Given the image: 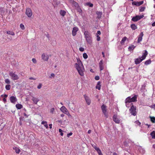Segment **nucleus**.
Instances as JSON below:
<instances>
[{"instance_id": "obj_1", "label": "nucleus", "mask_w": 155, "mask_h": 155, "mask_svg": "<svg viewBox=\"0 0 155 155\" xmlns=\"http://www.w3.org/2000/svg\"><path fill=\"white\" fill-rule=\"evenodd\" d=\"M77 63L75 64V68H76L79 74L81 76L84 75V69L83 64L81 60L77 59Z\"/></svg>"}, {"instance_id": "obj_2", "label": "nucleus", "mask_w": 155, "mask_h": 155, "mask_svg": "<svg viewBox=\"0 0 155 155\" xmlns=\"http://www.w3.org/2000/svg\"><path fill=\"white\" fill-rule=\"evenodd\" d=\"M84 35L87 42L89 44H91L92 42V38L91 33L88 31H85Z\"/></svg>"}, {"instance_id": "obj_3", "label": "nucleus", "mask_w": 155, "mask_h": 155, "mask_svg": "<svg viewBox=\"0 0 155 155\" xmlns=\"http://www.w3.org/2000/svg\"><path fill=\"white\" fill-rule=\"evenodd\" d=\"M137 95H135L134 97H128L125 100V104L126 107L127 106V103H129L131 102H135L137 101Z\"/></svg>"}, {"instance_id": "obj_4", "label": "nucleus", "mask_w": 155, "mask_h": 155, "mask_svg": "<svg viewBox=\"0 0 155 155\" xmlns=\"http://www.w3.org/2000/svg\"><path fill=\"white\" fill-rule=\"evenodd\" d=\"M9 74L11 79L13 80H17L19 79V77L15 72L9 71Z\"/></svg>"}, {"instance_id": "obj_5", "label": "nucleus", "mask_w": 155, "mask_h": 155, "mask_svg": "<svg viewBox=\"0 0 155 155\" xmlns=\"http://www.w3.org/2000/svg\"><path fill=\"white\" fill-rule=\"evenodd\" d=\"M136 107L133 105L132 106L130 109V112L132 115L135 116L137 114Z\"/></svg>"}, {"instance_id": "obj_6", "label": "nucleus", "mask_w": 155, "mask_h": 155, "mask_svg": "<svg viewBox=\"0 0 155 155\" xmlns=\"http://www.w3.org/2000/svg\"><path fill=\"white\" fill-rule=\"evenodd\" d=\"M60 110L64 114H65L68 116L71 117V116L70 114L69 113L68 111L67 108L64 106H62L60 108Z\"/></svg>"}, {"instance_id": "obj_7", "label": "nucleus", "mask_w": 155, "mask_h": 155, "mask_svg": "<svg viewBox=\"0 0 155 155\" xmlns=\"http://www.w3.org/2000/svg\"><path fill=\"white\" fill-rule=\"evenodd\" d=\"M101 109L104 114L107 118L108 117V115L107 113V109L106 106L104 104H103L101 107Z\"/></svg>"}, {"instance_id": "obj_8", "label": "nucleus", "mask_w": 155, "mask_h": 155, "mask_svg": "<svg viewBox=\"0 0 155 155\" xmlns=\"http://www.w3.org/2000/svg\"><path fill=\"white\" fill-rule=\"evenodd\" d=\"M84 96L87 104L88 105H90L91 103V101L89 97L86 94L84 95Z\"/></svg>"}, {"instance_id": "obj_9", "label": "nucleus", "mask_w": 155, "mask_h": 155, "mask_svg": "<svg viewBox=\"0 0 155 155\" xmlns=\"http://www.w3.org/2000/svg\"><path fill=\"white\" fill-rule=\"evenodd\" d=\"M26 14L28 17H30L32 15V13L31 9L29 8L26 9Z\"/></svg>"}, {"instance_id": "obj_10", "label": "nucleus", "mask_w": 155, "mask_h": 155, "mask_svg": "<svg viewBox=\"0 0 155 155\" xmlns=\"http://www.w3.org/2000/svg\"><path fill=\"white\" fill-rule=\"evenodd\" d=\"M143 15H137L133 17L132 19V20L134 21H137L143 18Z\"/></svg>"}, {"instance_id": "obj_11", "label": "nucleus", "mask_w": 155, "mask_h": 155, "mask_svg": "<svg viewBox=\"0 0 155 155\" xmlns=\"http://www.w3.org/2000/svg\"><path fill=\"white\" fill-rule=\"evenodd\" d=\"M42 59L44 61H47L49 58V56L48 55L45 53H43L41 56Z\"/></svg>"}, {"instance_id": "obj_12", "label": "nucleus", "mask_w": 155, "mask_h": 155, "mask_svg": "<svg viewBox=\"0 0 155 155\" xmlns=\"http://www.w3.org/2000/svg\"><path fill=\"white\" fill-rule=\"evenodd\" d=\"M10 100L11 103L15 104L17 101V99L15 97L12 96L10 98Z\"/></svg>"}, {"instance_id": "obj_13", "label": "nucleus", "mask_w": 155, "mask_h": 155, "mask_svg": "<svg viewBox=\"0 0 155 155\" xmlns=\"http://www.w3.org/2000/svg\"><path fill=\"white\" fill-rule=\"evenodd\" d=\"M143 60L142 59V58H141V57L136 58L135 59V63L136 64H138L139 63H140Z\"/></svg>"}, {"instance_id": "obj_14", "label": "nucleus", "mask_w": 155, "mask_h": 155, "mask_svg": "<svg viewBox=\"0 0 155 155\" xmlns=\"http://www.w3.org/2000/svg\"><path fill=\"white\" fill-rule=\"evenodd\" d=\"M117 115H114L113 118V120L116 123L119 124L120 123V120L117 118Z\"/></svg>"}, {"instance_id": "obj_15", "label": "nucleus", "mask_w": 155, "mask_h": 155, "mask_svg": "<svg viewBox=\"0 0 155 155\" xmlns=\"http://www.w3.org/2000/svg\"><path fill=\"white\" fill-rule=\"evenodd\" d=\"M78 30V29L77 27H74L72 31V35L74 36L76 35L77 31Z\"/></svg>"}, {"instance_id": "obj_16", "label": "nucleus", "mask_w": 155, "mask_h": 155, "mask_svg": "<svg viewBox=\"0 0 155 155\" xmlns=\"http://www.w3.org/2000/svg\"><path fill=\"white\" fill-rule=\"evenodd\" d=\"M99 66L101 71L104 68L103 60H101L99 63Z\"/></svg>"}, {"instance_id": "obj_17", "label": "nucleus", "mask_w": 155, "mask_h": 155, "mask_svg": "<svg viewBox=\"0 0 155 155\" xmlns=\"http://www.w3.org/2000/svg\"><path fill=\"white\" fill-rule=\"evenodd\" d=\"M71 2L72 3L73 6L75 7V8L79 6L78 4L76 2L73 0H71Z\"/></svg>"}, {"instance_id": "obj_18", "label": "nucleus", "mask_w": 155, "mask_h": 155, "mask_svg": "<svg viewBox=\"0 0 155 155\" xmlns=\"http://www.w3.org/2000/svg\"><path fill=\"white\" fill-rule=\"evenodd\" d=\"M143 35V32H141L139 36L137 42L139 43L142 40V37Z\"/></svg>"}, {"instance_id": "obj_19", "label": "nucleus", "mask_w": 155, "mask_h": 155, "mask_svg": "<svg viewBox=\"0 0 155 155\" xmlns=\"http://www.w3.org/2000/svg\"><path fill=\"white\" fill-rule=\"evenodd\" d=\"M144 52L143 53V55L141 57V58H142V59L144 60L145 59L147 56L148 54V52L146 50H144Z\"/></svg>"}, {"instance_id": "obj_20", "label": "nucleus", "mask_w": 155, "mask_h": 155, "mask_svg": "<svg viewBox=\"0 0 155 155\" xmlns=\"http://www.w3.org/2000/svg\"><path fill=\"white\" fill-rule=\"evenodd\" d=\"M32 100L33 101L34 103L35 104H37L38 102L39 101L38 98L34 97H32Z\"/></svg>"}, {"instance_id": "obj_21", "label": "nucleus", "mask_w": 155, "mask_h": 155, "mask_svg": "<svg viewBox=\"0 0 155 155\" xmlns=\"http://www.w3.org/2000/svg\"><path fill=\"white\" fill-rule=\"evenodd\" d=\"M47 122L46 121H42L41 123V124H44V126L47 129L48 128V126L47 124Z\"/></svg>"}, {"instance_id": "obj_22", "label": "nucleus", "mask_w": 155, "mask_h": 155, "mask_svg": "<svg viewBox=\"0 0 155 155\" xmlns=\"http://www.w3.org/2000/svg\"><path fill=\"white\" fill-rule=\"evenodd\" d=\"M75 9L77 10V12H78L79 13L82 14V11L80 7L79 6L78 7L76 8Z\"/></svg>"}, {"instance_id": "obj_23", "label": "nucleus", "mask_w": 155, "mask_h": 155, "mask_svg": "<svg viewBox=\"0 0 155 155\" xmlns=\"http://www.w3.org/2000/svg\"><path fill=\"white\" fill-rule=\"evenodd\" d=\"M96 14L97 15V18L99 19H100L101 17L102 12H97Z\"/></svg>"}, {"instance_id": "obj_24", "label": "nucleus", "mask_w": 155, "mask_h": 155, "mask_svg": "<svg viewBox=\"0 0 155 155\" xmlns=\"http://www.w3.org/2000/svg\"><path fill=\"white\" fill-rule=\"evenodd\" d=\"M15 107L16 108L18 109H20L23 107L22 105L19 104H16Z\"/></svg>"}, {"instance_id": "obj_25", "label": "nucleus", "mask_w": 155, "mask_h": 155, "mask_svg": "<svg viewBox=\"0 0 155 155\" xmlns=\"http://www.w3.org/2000/svg\"><path fill=\"white\" fill-rule=\"evenodd\" d=\"M101 82L100 81H98L97 82V84L96 86V89H98V90H100L101 89Z\"/></svg>"}, {"instance_id": "obj_26", "label": "nucleus", "mask_w": 155, "mask_h": 155, "mask_svg": "<svg viewBox=\"0 0 155 155\" xmlns=\"http://www.w3.org/2000/svg\"><path fill=\"white\" fill-rule=\"evenodd\" d=\"M127 39V38L126 37H124L121 41H120V43L122 45H123L125 42V41H126V40Z\"/></svg>"}, {"instance_id": "obj_27", "label": "nucleus", "mask_w": 155, "mask_h": 155, "mask_svg": "<svg viewBox=\"0 0 155 155\" xmlns=\"http://www.w3.org/2000/svg\"><path fill=\"white\" fill-rule=\"evenodd\" d=\"M6 33L8 34L11 35H14L15 34L13 31H6Z\"/></svg>"}, {"instance_id": "obj_28", "label": "nucleus", "mask_w": 155, "mask_h": 155, "mask_svg": "<svg viewBox=\"0 0 155 155\" xmlns=\"http://www.w3.org/2000/svg\"><path fill=\"white\" fill-rule=\"evenodd\" d=\"M131 28L133 30H135L137 28V27L135 24H132L131 25Z\"/></svg>"}, {"instance_id": "obj_29", "label": "nucleus", "mask_w": 155, "mask_h": 155, "mask_svg": "<svg viewBox=\"0 0 155 155\" xmlns=\"http://www.w3.org/2000/svg\"><path fill=\"white\" fill-rule=\"evenodd\" d=\"M13 149L15 150V152L17 153H19L20 151V150L17 147H14Z\"/></svg>"}, {"instance_id": "obj_30", "label": "nucleus", "mask_w": 155, "mask_h": 155, "mask_svg": "<svg viewBox=\"0 0 155 155\" xmlns=\"http://www.w3.org/2000/svg\"><path fill=\"white\" fill-rule=\"evenodd\" d=\"M66 13V12L64 10H61L60 11V15L63 16H64L65 15Z\"/></svg>"}, {"instance_id": "obj_31", "label": "nucleus", "mask_w": 155, "mask_h": 155, "mask_svg": "<svg viewBox=\"0 0 155 155\" xmlns=\"http://www.w3.org/2000/svg\"><path fill=\"white\" fill-rule=\"evenodd\" d=\"M151 61L150 59H149L145 62L144 64L145 65H148L151 64Z\"/></svg>"}, {"instance_id": "obj_32", "label": "nucleus", "mask_w": 155, "mask_h": 155, "mask_svg": "<svg viewBox=\"0 0 155 155\" xmlns=\"http://www.w3.org/2000/svg\"><path fill=\"white\" fill-rule=\"evenodd\" d=\"M73 106H74L73 104H72V103L70 104V102H68V107L70 109H72L73 110L74 109V108L73 107Z\"/></svg>"}, {"instance_id": "obj_33", "label": "nucleus", "mask_w": 155, "mask_h": 155, "mask_svg": "<svg viewBox=\"0 0 155 155\" xmlns=\"http://www.w3.org/2000/svg\"><path fill=\"white\" fill-rule=\"evenodd\" d=\"M150 135L152 137V138L155 139V131H153L151 133Z\"/></svg>"}, {"instance_id": "obj_34", "label": "nucleus", "mask_w": 155, "mask_h": 155, "mask_svg": "<svg viewBox=\"0 0 155 155\" xmlns=\"http://www.w3.org/2000/svg\"><path fill=\"white\" fill-rule=\"evenodd\" d=\"M151 121L153 123H155V117H150Z\"/></svg>"}, {"instance_id": "obj_35", "label": "nucleus", "mask_w": 155, "mask_h": 155, "mask_svg": "<svg viewBox=\"0 0 155 155\" xmlns=\"http://www.w3.org/2000/svg\"><path fill=\"white\" fill-rule=\"evenodd\" d=\"M135 48V46H134V45H131L128 47V49L130 51L131 50H133Z\"/></svg>"}, {"instance_id": "obj_36", "label": "nucleus", "mask_w": 155, "mask_h": 155, "mask_svg": "<svg viewBox=\"0 0 155 155\" xmlns=\"http://www.w3.org/2000/svg\"><path fill=\"white\" fill-rule=\"evenodd\" d=\"M143 3V1H140V2H137V3L136 4L137 6H139L140 5H142Z\"/></svg>"}, {"instance_id": "obj_37", "label": "nucleus", "mask_w": 155, "mask_h": 155, "mask_svg": "<svg viewBox=\"0 0 155 155\" xmlns=\"http://www.w3.org/2000/svg\"><path fill=\"white\" fill-rule=\"evenodd\" d=\"M145 9V7H140V12H143L144 11Z\"/></svg>"}, {"instance_id": "obj_38", "label": "nucleus", "mask_w": 155, "mask_h": 155, "mask_svg": "<svg viewBox=\"0 0 155 155\" xmlns=\"http://www.w3.org/2000/svg\"><path fill=\"white\" fill-rule=\"evenodd\" d=\"M5 88L7 90H9L11 88V86L9 84H7L5 86Z\"/></svg>"}, {"instance_id": "obj_39", "label": "nucleus", "mask_w": 155, "mask_h": 155, "mask_svg": "<svg viewBox=\"0 0 155 155\" xmlns=\"http://www.w3.org/2000/svg\"><path fill=\"white\" fill-rule=\"evenodd\" d=\"M87 5L89 6V7H92L93 6V5L90 2H87L86 3Z\"/></svg>"}, {"instance_id": "obj_40", "label": "nucleus", "mask_w": 155, "mask_h": 155, "mask_svg": "<svg viewBox=\"0 0 155 155\" xmlns=\"http://www.w3.org/2000/svg\"><path fill=\"white\" fill-rule=\"evenodd\" d=\"M83 55V58L85 59H87L88 57V56L86 53H84Z\"/></svg>"}, {"instance_id": "obj_41", "label": "nucleus", "mask_w": 155, "mask_h": 155, "mask_svg": "<svg viewBox=\"0 0 155 155\" xmlns=\"http://www.w3.org/2000/svg\"><path fill=\"white\" fill-rule=\"evenodd\" d=\"M5 82L7 84H9L10 83V81L8 79H6L5 80Z\"/></svg>"}, {"instance_id": "obj_42", "label": "nucleus", "mask_w": 155, "mask_h": 155, "mask_svg": "<svg viewBox=\"0 0 155 155\" xmlns=\"http://www.w3.org/2000/svg\"><path fill=\"white\" fill-rule=\"evenodd\" d=\"M20 27L22 30H24L25 29L24 25L22 24H21L20 25Z\"/></svg>"}, {"instance_id": "obj_43", "label": "nucleus", "mask_w": 155, "mask_h": 155, "mask_svg": "<svg viewBox=\"0 0 155 155\" xmlns=\"http://www.w3.org/2000/svg\"><path fill=\"white\" fill-rule=\"evenodd\" d=\"M99 155H103L100 149L97 151Z\"/></svg>"}, {"instance_id": "obj_44", "label": "nucleus", "mask_w": 155, "mask_h": 155, "mask_svg": "<svg viewBox=\"0 0 155 155\" xmlns=\"http://www.w3.org/2000/svg\"><path fill=\"white\" fill-rule=\"evenodd\" d=\"M42 86V84H39V85L37 86V88L38 89L41 88Z\"/></svg>"}, {"instance_id": "obj_45", "label": "nucleus", "mask_w": 155, "mask_h": 155, "mask_svg": "<svg viewBox=\"0 0 155 155\" xmlns=\"http://www.w3.org/2000/svg\"><path fill=\"white\" fill-rule=\"evenodd\" d=\"M55 76V75L54 73L51 74V76L49 77L50 78H54Z\"/></svg>"}, {"instance_id": "obj_46", "label": "nucleus", "mask_w": 155, "mask_h": 155, "mask_svg": "<svg viewBox=\"0 0 155 155\" xmlns=\"http://www.w3.org/2000/svg\"><path fill=\"white\" fill-rule=\"evenodd\" d=\"M32 61L34 63H36V60L35 58H32Z\"/></svg>"}, {"instance_id": "obj_47", "label": "nucleus", "mask_w": 155, "mask_h": 155, "mask_svg": "<svg viewBox=\"0 0 155 155\" xmlns=\"http://www.w3.org/2000/svg\"><path fill=\"white\" fill-rule=\"evenodd\" d=\"M136 124H137L138 125L140 126L141 124V123L138 121H136L135 122Z\"/></svg>"}, {"instance_id": "obj_48", "label": "nucleus", "mask_w": 155, "mask_h": 155, "mask_svg": "<svg viewBox=\"0 0 155 155\" xmlns=\"http://www.w3.org/2000/svg\"><path fill=\"white\" fill-rule=\"evenodd\" d=\"M94 148L97 151V150H99L100 149V148L99 147H97L96 146H95L94 147Z\"/></svg>"}, {"instance_id": "obj_49", "label": "nucleus", "mask_w": 155, "mask_h": 155, "mask_svg": "<svg viewBox=\"0 0 155 155\" xmlns=\"http://www.w3.org/2000/svg\"><path fill=\"white\" fill-rule=\"evenodd\" d=\"M79 50L81 51H83L84 50V49L83 47H80L79 48Z\"/></svg>"}, {"instance_id": "obj_50", "label": "nucleus", "mask_w": 155, "mask_h": 155, "mask_svg": "<svg viewBox=\"0 0 155 155\" xmlns=\"http://www.w3.org/2000/svg\"><path fill=\"white\" fill-rule=\"evenodd\" d=\"M54 111V108H51L50 110L51 113H53Z\"/></svg>"}, {"instance_id": "obj_51", "label": "nucleus", "mask_w": 155, "mask_h": 155, "mask_svg": "<svg viewBox=\"0 0 155 155\" xmlns=\"http://www.w3.org/2000/svg\"><path fill=\"white\" fill-rule=\"evenodd\" d=\"M100 79L99 77L97 76H96L95 77V79L96 80H98Z\"/></svg>"}, {"instance_id": "obj_52", "label": "nucleus", "mask_w": 155, "mask_h": 155, "mask_svg": "<svg viewBox=\"0 0 155 155\" xmlns=\"http://www.w3.org/2000/svg\"><path fill=\"white\" fill-rule=\"evenodd\" d=\"M72 132H70L69 134H68L67 135V136L68 137H69L70 136H71L72 134Z\"/></svg>"}, {"instance_id": "obj_53", "label": "nucleus", "mask_w": 155, "mask_h": 155, "mask_svg": "<svg viewBox=\"0 0 155 155\" xmlns=\"http://www.w3.org/2000/svg\"><path fill=\"white\" fill-rule=\"evenodd\" d=\"M150 107L151 108L154 109V110H155V104L151 106Z\"/></svg>"}, {"instance_id": "obj_54", "label": "nucleus", "mask_w": 155, "mask_h": 155, "mask_svg": "<svg viewBox=\"0 0 155 155\" xmlns=\"http://www.w3.org/2000/svg\"><path fill=\"white\" fill-rule=\"evenodd\" d=\"M137 3V2H132V5H135L137 6V5H136Z\"/></svg>"}, {"instance_id": "obj_55", "label": "nucleus", "mask_w": 155, "mask_h": 155, "mask_svg": "<svg viewBox=\"0 0 155 155\" xmlns=\"http://www.w3.org/2000/svg\"><path fill=\"white\" fill-rule=\"evenodd\" d=\"M97 41H100V37L98 35L97 36Z\"/></svg>"}, {"instance_id": "obj_56", "label": "nucleus", "mask_w": 155, "mask_h": 155, "mask_svg": "<svg viewBox=\"0 0 155 155\" xmlns=\"http://www.w3.org/2000/svg\"><path fill=\"white\" fill-rule=\"evenodd\" d=\"M3 101L5 103L6 102V100L5 98H4L3 99Z\"/></svg>"}, {"instance_id": "obj_57", "label": "nucleus", "mask_w": 155, "mask_h": 155, "mask_svg": "<svg viewBox=\"0 0 155 155\" xmlns=\"http://www.w3.org/2000/svg\"><path fill=\"white\" fill-rule=\"evenodd\" d=\"M49 128L50 129H51L52 128V124H49Z\"/></svg>"}, {"instance_id": "obj_58", "label": "nucleus", "mask_w": 155, "mask_h": 155, "mask_svg": "<svg viewBox=\"0 0 155 155\" xmlns=\"http://www.w3.org/2000/svg\"><path fill=\"white\" fill-rule=\"evenodd\" d=\"M3 11V8H0V12L2 13L3 12L2 11Z\"/></svg>"}, {"instance_id": "obj_59", "label": "nucleus", "mask_w": 155, "mask_h": 155, "mask_svg": "<svg viewBox=\"0 0 155 155\" xmlns=\"http://www.w3.org/2000/svg\"><path fill=\"white\" fill-rule=\"evenodd\" d=\"M29 79L30 80H36V78H34L32 77L29 78Z\"/></svg>"}, {"instance_id": "obj_60", "label": "nucleus", "mask_w": 155, "mask_h": 155, "mask_svg": "<svg viewBox=\"0 0 155 155\" xmlns=\"http://www.w3.org/2000/svg\"><path fill=\"white\" fill-rule=\"evenodd\" d=\"M97 33L98 34L100 35L101 34V31H97Z\"/></svg>"}, {"instance_id": "obj_61", "label": "nucleus", "mask_w": 155, "mask_h": 155, "mask_svg": "<svg viewBox=\"0 0 155 155\" xmlns=\"http://www.w3.org/2000/svg\"><path fill=\"white\" fill-rule=\"evenodd\" d=\"M45 35H46V36L48 38H49V35L48 34H45Z\"/></svg>"}, {"instance_id": "obj_62", "label": "nucleus", "mask_w": 155, "mask_h": 155, "mask_svg": "<svg viewBox=\"0 0 155 155\" xmlns=\"http://www.w3.org/2000/svg\"><path fill=\"white\" fill-rule=\"evenodd\" d=\"M152 26H155V21L153 22L152 25Z\"/></svg>"}, {"instance_id": "obj_63", "label": "nucleus", "mask_w": 155, "mask_h": 155, "mask_svg": "<svg viewBox=\"0 0 155 155\" xmlns=\"http://www.w3.org/2000/svg\"><path fill=\"white\" fill-rule=\"evenodd\" d=\"M8 96V95L6 94L4 95V97H5V98L7 97Z\"/></svg>"}, {"instance_id": "obj_64", "label": "nucleus", "mask_w": 155, "mask_h": 155, "mask_svg": "<svg viewBox=\"0 0 155 155\" xmlns=\"http://www.w3.org/2000/svg\"><path fill=\"white\" fill-rule=\"evenodd\" d=\"M24 116H25L26 117H28V116L25 113H24Z\"/></svg>"}]
</instances>
